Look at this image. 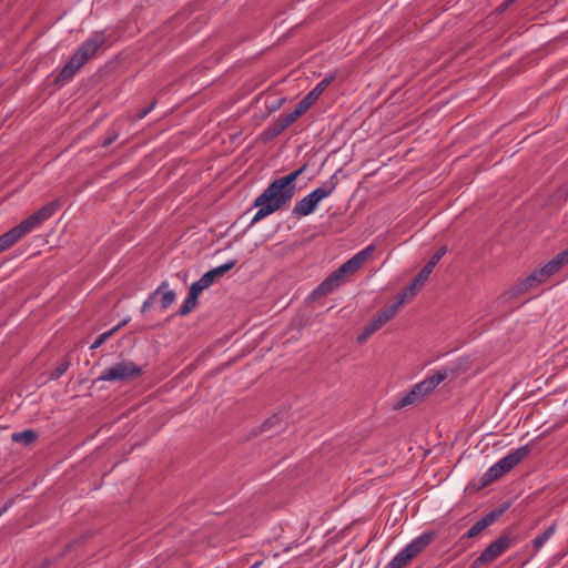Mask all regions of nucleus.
Here are the masks:
<instances>
[{"instance_id":"nucleus-1","label":"nucleus","mask_w":568,"mask_h":568,"mask_svg":"<svg viewBox=\"0 0 568 568\" xmlns=\"http://www.w3.org/2000/svg\"><path fill=\"white\" fill-rule=\"evenodd\" d=\"M305 168L306 165H303L268 184L254 200V206L258 207V210L253 216L251 225L275 213L293 199L296 191L295 181L304 172Z\"/></svg>"},{"instance_id":"nucleus-2","label":"nucleus","mask_w":568,"mask_h":568,"mask_svg":"<svg viewBox=\"0 0 568 568\" xmlns=\"http://www.w3.org/2000/svg\"><path fill=\"white\" fill-rule=\"evenodd\" d=\"M338 180L336 173H334L321 186L316 187L303 199L297 201L293 207L292 214L295 217L313 214L316 211L320 202L331 196L335 192Z\"/></svg>"},{"instance_id":"nucleus-3","label":"nucleus","mask_w":568,"mask_h":568,"mask_svg":"<svg viewBox=\"0 0 568 568\" xmlns=\"http://www.w3.org/2000/svg\"><path fill=\"white\" fill-rule=\"evenodd\" d=\"M60 206L59 201H52L39 209L37 212L24 219L21 223L6 232L11 243H17L21 237L31 233L53 216Z\"/></svg>"},{"instance_id":"nucleus-4","label":"nucleus","mask_w":568,"mask_h":568,"mask_svg":"<svg viewBox=\"0 0 568 568\" xmlns=\"http://www.w3.org/2000/svg\"><path fill=\"white\" fill-rule=\"evenodd\" d=\"M60 206L59 201H52L39 209L37 212L24 219L21 223L6 232L11 243H17L21 237L31 233L53 216Z\"/></svg>"},{"instance_id":"nucleus-5","label":"nucleus","mask_w":568,"mask_h":568,"mask_svg":"<svg viewBox=\"0 0 568 568\" xmlns=\"http://www.w3.org/2000/svg\"><path fill=\"white\" fill-rule=\"evenodd\" d=\"M529 446L524 445L518 447L514 452L509 453L508 455L504 456L491 467H489L487 471L483 475V484L488 485L499 479L509 470H511L516 465H518L521 460H524L529 455Z\"/></svg>"},{"instance_id":"nucleus-6","label":"nucleus","mask_w":568,"mask_h":568,"mask_svg":"<svg viewBox=\"0 0 568 568\" xmlns=\"http://www.w3.org/2000/svg\"><path fill=\"white\" fill-rule=\"evenodd\" d=\"M434 540V532L427 531L407 544L384 568H404Z\"/></svg>"},{"instance_id":"nucleus-7","label":"nucleus","mask_w":568,"mask_h":568,"mask_svg":"<svg viewBox=\"0 0 568 568\" xmlns=\"http://www.w3.org/2000/svg\"><path fill=\"white\" fill-rule=\"evenodd\" d=\"M447 377L446 371H438L432 376L416 384L409 392L400 397L395 404V408H403L414 404L416 400L435 389Z\"/></svg>"},{"instance_id":"nucleus-8","label":"nucleus","mask_w":568,"mask_h":568,"mask_svg":"<svg viewBox=\"0 0 568 568\" xmlns=\"http://www.w3.org/2000/svg\"><path fill=\"white\" fill-rule=\"evenodd\" d=\"M446 248L442 247L439 248L432 258L426 263V265L420 270V272L417 274V276L413 280V282L403 290V292L399 294L398 300L399 304H404L412 298L415 297L418 290L425 284V282L428 280L429 275L432 274L434 267L437 265V263L440 261V258L445 255Z\"/></svg>"},{"instance_id":"nucleus-9","label":"nucleus","mask_w":568,"mask_h":568,"mask_svg":"<svg viewBox=\"0 0 568 568\" xmlns=\"http://www.w3.org/2000/svg\"><path fill=\"white\" fill-rule=\"evenodd\" d=\"M141 373L142 369L139 365L130 359H124L105 368L98 381L125 383L139 377Z\"/></svg>"},{"instance_id":"nucleus-10","label":"nucleus","mask_w":568,"mask_h":568,"mask_svg":"<svg viewBox=\"0 0 568 568\" xmlns=\"http://www.w3.org/2000/svg\"><path fill=\"white\" fill-rule=\"evenodd\" d=\"M403 304H399V300L390 305L389 307L381 311L376 316H374L371 322L364 327L363 332L357 336L358 343H365L369 336H372L375 332H377L383 325L389 322L398 312V308Z\"/></svg>"},{"instance_id":"nucleus-11","label":"nucleus","mask_w":568,"mask_h":568,"mask_svg":"<svg viewBox=\"0 0 568 568\" xmlns=\"http://www.w3.org/2000/svg\"><path fill=\"white\" fill-rule=\"evenodd\" d=\"M510 545L511 540L508 536H500L486 547V549L473 561L470 568H479L481 565L493 562L501 556Z\"/></svg>"},{"instance_id":"nucleus-12","label":"nucleus","mask_w":568,"mask_h":568,"mask_svg":"<svg viewBox=\"0 0 568 568\" xmlns=\"http://www.w3.org/2000/svg\"><path fill=\"white\" fill-rule=\"evenodd\" d=\"M106 36L104 31H95L91 33V36L82 42V44L74 52L82 63H87L90 59H92L97 52L105 44Z\"/></svg>"},{"instance_id":"nucleus-13","label":"nucleus","mask_w":568,"mask_h":568,"mask_svg":"<svg viewBox=\"0 0 568 568\" xmlns=\"http://www.w3.org/2000/svg\"><path fill=\"white\" fill-rule=\"evenodd\" d=\"M375 251V245L371 244L362 251L354 254L349 260L343 263L335 272L343 280L347 273H354L372 256Z\"/></svg>"},{"instance_id":"nucleus-14","label":"nucleus","mask_w":568,"mask_h":568,"mask_svg":"<svg viewBox=\"0 0 568 568\" xmlns=\"http://www.w3.org/2000/svg\"><path fill=\"white\" fill-rule=\"evenodd\" d=\"M343 283V280L336 272H333L318 286H316L307 296L308 302H314L323 296L333 293Z\"/></svg>"},{"instance_id":"nucleus-15","label":"nucleus","mask_w":568,"mask_h":568,"mask_svg":"<svg viewBox=\"0 0 568 568\" xmlns=\"http://www.w3.org/2000/svg\"><path fill=\"white\" fill-rule=\"evenodd\" d=\"M560 267L558 266L557 262L554 260H550L547 264H545L541 268L530 274L526 281L525 284L527 286H531L535 283H541L546 281L549 276L558 272Z\"/></svg>"},{"instance_id":"nucleus-16","label":"nucleus","mask_w":568,"mask_h":568,"mask_svg":"<svg viewBox=\"0 0 568 568\" xmlns=\"http://www.w3.org/2000/svg\"><path fill=\"white\" fill-rule=\"evenodd\" d=\"M84 65L77 55H72L58 74L57 81L67 83L73 79L75 73Z\"/></svg>"},{"instance_id":"nucleus-17","label":"nucleus","mask_w":568,"mask_h":568,"mask_svg":"<svg viewBox=\"0 0 568 568\" xmlns=\"http://www.w3.org/2000/svg\"><path fill=\"white\" fill-rule=\"evenodd\" d=\"M84 65L77 55H72L58 74L57 81L67 83L73 79L75 73Z\"/></svg>"},{"instance_id":"nucleus-18","label":"nucleus","mask_w":568,"mask_h":568,"mask_svg":"<svg viewBox=\"0 0 568 568\" xmlns=\"http://www.w3.org/2000/svg\"><path fill=\"white\" fill-rule=\"evenodd\" d=\"M499 516V513H488L483 516L479 520H477L466 532L467 538L476 537L480 534L485 528L494 524Z\"/></svg>"},{"instance_id":"nucleus-19","label":"nucleus","mask_w":568,"mask_h":568,"mask_svg":"<svg viewBox=\"0 0 568 568\" xmlns=\"http://www.w3.org/2000/svg\"><path fill=\"white\" fill-rule=\"evenodd\" d=\"M235 263H236L235 260H229L224 264L211 268L210 271H207L206 273H204L201 276V278L203 280V283L205 282L209 286H211L214 283L215 278L224 275L230 270H232L234 267Z\"/></svg>"},{"instance_id":"nucleus-20","label":"nucleus","mask_w":568,"mask_h":568,"mask_svg":"<svg viewBox=\"0 0 568 568\" xmlns=\"http://www.w3.org/2000/svg\"><path fill=\"white\" fill-rule=\"evenodd\" d=\"M300 116L301 114L295 109L284 116H278L273 124V135L282 133L285 129L293 124Z\"/></svg>"},{"instance_id":"nucleus-21","label":"nucleus","mask_w":568,"mask_h":568,"mask_svg":"<svg viewBox=\"0 0 568 568\" xmlns=\"http://www.w3.org/2000/svg\"><path fill=\"white\" fill-rule=\"evenodd\" d=\"M334 79L333 75H327L323 80H321L312 91H310L305 97L314 103L320 95L324 92V90L329 85L332 80Z\"/></svg>"},{"instance_id":"nucleus-22","label":"nucleus","mask_w":568,"mask_h":568,"mask_svg":"<svg viewBox=\"0 0 568 568\" xmlns=\"http://www.w3.org/2000/svg\"><path fill=\"white\" fill-rule=\"evenodd\" d=\"M38 438V435L32 429H26L22 432L13 433L11 435V439L14 443L23 444V445H30L34 443Z\"/></svg>"},{"instance_id":"nucleus-23","label":"nucleus","mask_w":568,"mask_h":568,"mask_svg":"<svg viewBox=\"0 0 568 568\" xmlns=\"http://www.w3.org/2000/svg\"><path fill=\"white\" fill-rule=\"evenodd\" d=\"M555 531L556 525L552 524L542 534L536 536L532 540V546L535 550L538 551L547 542V540L555 534Z\"/></svg>"},{"instance_id":"nucleus-24","label":"nucleus","mask_w":568,"mask_h":568,"mask_svg":"<svg viewBox=\"0 0 568 568\" xmlns=\"http://www.w3.org/2000/svg\"><path fill=\"white\" fill-rule=\"evenodd\" d=\"M169 287V283L166 281H163L160 286L152 292L148 298L143 302L141 306V313L144 314L154 303L156 295L162 292L163 290Z\"/></svg>"},{"instance_id":"nucleus-25","label":"nucleus","mask_w":568,"mask_h":568,"mask_svg":"<svg viewBox=\"0 0 568 568\" xmlns=\"http://www.w3.org/2000/svg\"><path fill=\"white\" fill-rule=\"evenodd\" d=\"M196 304H197V298L187 294L186 298L184 300V302L182 303V305L179 310V314L181 316H185V315L190 314L196 307Z\"/></svg>"},{"instance_id":"nucleus-26","label":"nucleus","mask_w":568,"mask_h":568,"mask_svg":"<svg viewBox=\"0 0 568 568\" xmlns=\"http://www.w3.org/2000/svg\"><path fill=\"white\" fill-rule=\"evenodd\" d=\"M209 287H210V286H209L205 282L203 283V280H202V278H200V280H197V281H195V282H193V283L191 284V286H190V288H189V293H187V294H189V295H191V296H193V297H195V298H197V297H199V295H200L204 290H206V288H209Z\"/></svg>"},{"instance_id":"nucleus-27","label":"nucleus","mask_w":568,"mask_h":568,"mask_svg":"<svg viewBox=\"0 0 568 568\" xmlns=\"http://www.w3.org/2000/svg\"><path fill=\"white\" fill-rule=\"evenodd\" d=\"M175 293L172 290H166L163 292L160 305L162 310L169 308L175 301Z\"/></svg>"},{"instance_id":"nucleus-28","label":"nucleus","mask_w":568,"mask_h":568,"mask_svg":"<svg viewBox=\"0 0 568 568\" xmlns=\"http://www.w3.org/2000/svg\"><path fill=\"white\" fill-rule=\"evenodd\" d=\"M115 333V329H109L102 334H100L95 341L92 343L91 345V349H97L99 348L103 343H105L108 341V338H110L113 334Z\"/></svg>"},{"instance_id":"nucleus-29","label":"nucleus","mask_w":568,"mask_h":568,"mask_svg":"<svg viewBox=\"0 0 568 568\" xmlns=\"http://www.w3.org/2000/svg\"><path fill=\"white\" fill-rule=\"evenodd\" d=\"M69 361L64 359L62 361L60 364H58V366L52 371L51 373V378L52 379H58L60 378L69 368Z\"/></svg>"},{"instance_id":"nucleus-30","label":"nucleus","mask_w":568,"mask_h":568,"mask_svg":"<svg viewBox=\"0 0 568 568\" xmlns=\"http://www.w3.org/2000/svg\"><path fill=\"white\" fill-rule=\"evenodd\" d=\"M312 104L313 103L306 97H304L294 109L302 115L310 109Z\"/></svg>"},{"instance_id":"nucleus-31","label":"nucleus","mask_w":568,"mask_h":568,"mask_svg":"<svg viewBox=\"0 0 568 568\" xmlns=\"http://www.w3.org/2000/svg\"><path fill=\"white\" fill-rule=\"evenodd\" d=\"M552 260L556 261L558 266L561 268L565 264L568 263V247L557 254Z\"/></svg>"},{"instance_id":"nucleus-32","label":"nucleus","mask_w":568,"mask_h":568,"mask_svg":"<svg viewBox=\"0 0 568 568\" xmlns=\"http://www.w3.org/2000/svg\"><path fill=\"white\" fill-rule=\"evenodd\" d=\"M13 243H11V240L6 233L0 235V253L11 247Z\"/></svg>"},{"instance_id":"nucleus-33","label":"nucleus","mask_w":568,"mask_h":568,"mask_svg":"<svg viewBox=\"0 0 568 568\" xmlns=\"http://www.w3.org/2000/svg\"><path fill=\"white\" fill-rule=\"evenodd\" d=\"M14 504L13 499H9L0 509V517L6 514Z\"/></svg>"},{"instance_id":"nucleus-34","label":"nucleus","mask_w":568,"mask_h":568,"mask_svg":"<svg viewBox=\"0 0 568 568\" xmlns=\"http://www.w3.org/2000/svg\"><path fill=\"white\" fill-rule=\"evenodd\" d=\"M154 105H155V104H154V103H152L150 106H148V108H145V109L141 110V111L139 112V114H138V118H139V119H143L144 116H146V115L151 112V110L154 108Z\"/></svg>"},{"instance_id":"nucleus-35","label":"nucleus","mask_w":568,"mask_h":568,"mask_svg":"<svg viewBox=\"0 0 568 568\" xmlns=\"http://www.w3.org/2000/svg\"><path fill=\"white\" fill-rule=\"evenodd\" d=\"M116 139V134H113V135H110L108 136L104 141H103V146H109L110 144H112Z\"/></svg>"},{"instance_id":"nucleus-36","label":"nucleus","mask_w":568,"mask_h":568,"mask_svg":"<svg viewBox=\"0 0 568 568\" xmlns=\"http://www.w3.org/2000/svg\"><path fill=\"white\" fill-rule=\"evenodd\" d=\"M129 322V318H124L122 320L118 325H115L112 329H115V333L122 327L124 326L126 323Z\"/></svg>"},{"instance_id":"nucleus-37","label":"nucleus","mask_w":568,"mask_h":568,"mask_svg":"<svg viewBox=\"0 0 568 568\" xmlns=\"http://www.w3.org/2000/svg\"><path fill=\"white\" fill-rule=\"evenodd\" d=\"M129 322V318H124L122 320L118 325H115L112 329H115V333L122 327L124 326L126 323Z\"/></svg>"}]
</instances>
